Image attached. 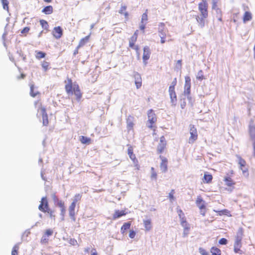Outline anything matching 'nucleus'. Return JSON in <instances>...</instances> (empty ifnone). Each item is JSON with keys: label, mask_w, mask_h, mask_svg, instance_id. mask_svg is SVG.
Masks as SVG:
<instances>
[{"label": "nucleus", "mask_w": 255, "mask_h": 255, "mask_svg": "<svg viewBox=\"0 0 255 255\" xmlns=\"http://www.w3.org/2000/svg\"><path fill=\"white\" fill-rule=\"evenodd\" d=\"M208 4L206 0H203L198 4V9L200 12V15H202L203 17H208Z\"/></svg>", "instance_id": "f257e3e1"}, {"label": "nucleus", "mask_w": 255, "mask_h": 255, "mask_svg": "<svg viewBox=\"0 0 255 255\" xmlns=\"http://www.w3.org/2000/svg\"><path fill=\"white\" fill-rule=\"evenodd\" d=\"M147 116L148 122L149 123V124L147 125V127L150 128H152L153 124H154L157 120L156 115L154 111L150 109L148 111Z\"/></svg>", "instance_id": "f03ea898"}, {"label": "nucleus", "mask_w": 255, "mask_h": 255, "mask_svg": "<svg viewBox=\"0 0 255 255\" xmlns=\"http://www.w3.org/2000/svg\"><path fill=\"white\" fill-rule=\"evenodd\" d=\"M190 137L189 139V143H193L197 139L198 137L197 129L195 126L193 125H190Z\"/></svg>", "instance_id": "7ed1b4c3"}, {"label": "nucleus", "mask_w": 255, "mask_h": 255, "mask_svg": "<svg viewBox=\"0 0 255 255\" xmlns=\"http://www.w3.org/2000/svg\"><path fill=\"white\" fill-rule=\"evenodd\" d=\"M48 209H49V207L47 197L46 196L43 197L38 206V209L41 212L46 213V211Z\"/></svg>", "instance_id": "20e7f679"}, {"label": "nucleus", "mask_w": 255, "mask_h": 255, "mask_svg": "<svg viewBox=\"0 0 255 255\" xmlns=\"http://www.w3.org/2000/svg\"><path fill=\"white\" fill-rule=\"evenodd\" d=\"M169 93L170 95V98L171 103L173 106H175L177 103V97L175 92L174 88L173 86H169Z\"/></svg>", "instance_id": "39448f33"}, {"label": "nucleus", "mask_w": 255, "mask_h": 255, "mask_svg": "<svg viewBox=\"0 0 255 255\" xmlns=\"http://www.w3.org/2000/svg\"><path fill=\"white\" fill-rule=\"evenodd\" d=\"M185 85H184V95H190L191 89V79L189 76H186L185 77Z\"/></svg>", "instance_id": "423d86ee"}, {"label": "nucleus", "mask_w": 255, "mask_h": 255, "mask_svg": "<svg viewBox=\"0 0 255 255\" xmlns=\"http://www.w3.org/2000/svg\"><path fill=\"white\" fill-rule=\"evenodd\" d=\"M150 50L148 46H146L143 48V53L142 56L143 62L145 65L147 64L146 61L150 58Z\"/></svg>", "instance_id": "0eeeda50"}, {"label": "nucleus", "mask_w": 255, "mask_h": 255, "mask_svg": "<svg viewBox=\"0 0 255 255\" xmlns=\"http://www.w3.org/2000/svg\"><path fill=\"white\" fill-rule=\"evenodd\" d=\"M242 239L236 238L234 243V252L236 253L242 254V251L240 248L242 247Z\"/></svg>", "instance_id": "6e6552de"}, {"label": "nucleus", "mask_w": 255, "mask_h": 255, "mask_svg": "<svg viewBox=\"0 0 255 255\" xmlns=\"http://www.w3.org/2000/svg\"><path fill=\"white\" fill-rule=\"evenodd\" d=\"M238 159V163L240 166V168L243 173H245L248 171V169L245 167L246 165V161L243 159L240 155H237Z\"/></svg>", "instance_id": "1a4fd4ad"}, {"label": "nucleus", "mask_w": 255, "mask_h": 255, "mask_svg": "<svg viewBox=\"0 0 255 255\" xmlns=\"http://www.w3.org/2000/svg\"><path fill=\"white\" fill-rule=\"evenodd\" d=\"M161 159V162L160 164V168L162 172L165 173L167 171V159L162 156H160Z\"/></svg>", "instance_id": "9d476101"}, {"label": "nucleus", "mask_w": 255, "mask_h": 255, "mask_svg": "<svg viewBox=\"0 0 255 255\" xmlns=\"http://www.w3.org/2000/svg\"><path fill=\"white\" fill-rule=\"evenodd\" d=\"M73 94L76 96L77 101H79L82 97V93L78 85L74 84Z\"/></svg>", "instance_id": "9b49d317"}, {"label": "nucleus", "mask_w": 255, "mask_h": 255, "mask_svg": "<svg viewBox=\"0 0 255 255\" xmlns=\"http://www.w3.org/2000/svg\"><path fill=\"white\" fill-rule=\"evenodd\" d=\"M63 34V30L60 26L55 27L53 35L56 39H59Z\"/></svg>", "instance_id": "f8f14e48"}, {"label": "nucleus", "mask_w": 255, "mask_h": 255, "mask_svg": "<svg viewBox=\"0 0 255 255\" xmlns=\"http://www.w3.org/2000/svg\"><path fill=\"white\" fill-rule=\"evenodd\" d=\"M167 30L165 28V24L163 22H160L158 25L159 35L161 36H166Z\"/></svg>", "instance_id": "ddd939ff"}, {"label": "nucleus", "mask_w": 255, "mask_h": 255, "mask_svg": "<svg viewBox=\"0 0 255 255\" xmlns=\"http://www.w3.org/2000/svg\"><path fill=\"white\" fill-rule=\"evenodd\" d=\"M196 205L199 207L200 210H205L206 208L205 201L200 197L198 196L196 201Z\"/></svg>", "instance_id": "4468645a"}, {"label": "nucleus", "mask_w": 255, "mask_h": 255, "mask_svg": "<svg viewBox=\"0 0 255 255\" xmlns=\"http://www.w3.org/2000/svg\"><path fill=\"white\" fill-rule=\"evenodd\" d=\"M41 110L42 116L43 125L47 126L48 125V119L46 110L44 108H42Z\"/></svg>", "instance_id": "2eb2a0df"}, {"label": "nucleus", "mask_w": 255, "mask_h": 255, "mask_svg": "<svg viewBox=\"0 0 255 255\" xmlns=\"http://www.w3.org/2000/svg\"><path fill=\"white\" fill-rule=\"evenodd\" d=\"M207 17H203L202 15H197L196 19L198 23L199 26L202 28L205 26V19Z\"/></svg>", "instance_id": "dca6fc26"}, {"label": "nucleus", "mask_w": 255, "mask_h": 255, "mask_svg": "<svg viewBox=\"0 0 255 255\" xmlns=\"http://www.w3.org/2000/svg\"><path fill=\"white\" fill-rule=\"evenodd\" d=\"M51 196L55 205H56V206L59 207H62L63 205H64V202L58 199V198L56 196L55 193L52 194Z\"/></svg>", "instance_id": "f3484780"}, {"label": "nucleus", "mask_w": 255, "mask_h": 255, "mask_svg": "<svg viewBox=\"0 0 255 255\" xmlns=\"http://www.w3.org/2000/svg\"><path fill=\"white\" fill-rule=\"evenodd\" d=\"M68 84L65 86V90L68 95L73 94V86L72 85V80H69Z\"/></svg>", "instance_id": "a211bd4d"}, {"label": "nucleus", "mask_w": 255, "mask_h": 255, "mask_svg": "<svg viewBox=\"0 0 255 255\" xmlns=\"http://www.w3.org/2000/svg\"><path fill=\"white\" fill-rule=\"evenodd\" d=\"M133 118L130 116H128L127 119V129L130 130L132 129L134 124L133 123Z\"/></svg>", "instance_id": "6ab92c4d"}, {"label": "nucleus", "mask_w": 255, "mask_h": 255, "mask_svg": "<svg viewBox=\"0 0 255 255\" xmlns=\"http://www.w3.org/2000/svg\"><path fill=\"white\" fill-rule=\"evenodd\" d=\"M131 226V223L130 222H126L124 224V225L121 227V233L122 234L124 235L126 231L128 229H129Z\"/></svg>", "instance_id": "aec40b11"}, {"label": "nucleus", "mask_w": 255, "mask_h": 255, "mask_svg": "<svg viewBox=\"0 0 255 255\" xmlns=\"http://www.w3.org/2000/svg\"><path fill=\"white\" fill-rule=\"evenodd\" d=\"M53 7L51 5H48L42 10V12L45 14H50L53 12Z\"/></svg>", "instance_id": "412c9836"}, {"label": "nucleus", "mask_w": 255, "mask_h": 255, "mask_svg": "<svg viewBox=\"0 0 255 255\" xmlns=\"http://www.w3.org/2000/svg\"><path fill=\"white\" fill-rule=\"evenodd\" d=\"M79 140L83 144H89L91 141V138L87 136L81 135L79 137Z\"/></svg>", "instance_id": "4be33fe9"}, {"label": "nucleus", "mask_w": 255, "mask_h": 255, "mask_svg": "<svg viewBox=\"0 0 255 255\" xmlns=\"http://www.w3.org/2000/svg\"><path fill=\"white\" fill-rule=\"evenodd\" d=\"M125 215H126V213H125V211L117 210V211H116L115 214L113 215V219H116L117 218H119L121 217L122 216Z\"/></svg>", "instance_id": "5701e85b"}, {"label": "nucleus", "mask_w": 255, "mask_h": 255, "mask_svg": "<svg viewBox=\"0 0 255 255\" xmlns=\"http://www.w3.org/2000/svg\"><path fill=\"white\" fill-rule=\"evenodd\" d=\"M143 224L146 231H149L151 230L152 226L151 224V220L150 219L143 220Z\"/></svg>", "instance_id": "b1692460"}, {"label": "nucleus", "mask_w": 255, "mask_h": 255, "mask_svg": "<svg viewBox=\"0 0 255 255\" xmlns=\"http://www.w3.org/2000/svg\"><path fill=\"white\" fill-rule=\"evenodd\" d=\"M252 18V16L251 13L249 11H246L244 15L243 21L244 22H246V21L251 20Z\"/></svg>", "instance_id": "393cba45"}, {"label": "nucleus", "mask_w": 255, "mask_h": 255, "mask_svg": "<svg viewBox=\"0 0 255 255\" xmlns=\"http://www.w3.org/2000/svg\"><path fill=\"white\" fill-rule=\"evenodd\" d=\"M210 252L211 255H221V250L215 247H212Z\"/></svg>", "instance_id": "a878e982"}, {"label": "nucleus", "mask_w": 255, "mask_h": 255, "mask_svg": "<svg viewBox=\"0 0 255 255\" xmlns=\"http://www.w3.org/2000/svg\"><path fill=\"white\" fill-rule=\"evenodd\" d=\"M214 6V3L212 2V8L215 10L216 12V17H218L219 15H222V11L221 9L219 8L217 6V3H216L215 6Z\"/></svg>", "instance_id": "bb28decb"}, {"label": "nucleus", "mask_w": 255, "mask_h": 255, "mask_svg": "<svg viewBox=\"0 0 255 255\" xmlns=\"http://www.w3.org/2000/svg\"><path fill=\"white\" fill-rule=\"evenodd\" d=\"M166 145V143H160V142L159 143V144L157 146V151L158 153H161L163 151Z\"/></svg>", "instance_id": "cd10ccee"}, {"label": "nucleus", "mask_w": 255, "mask_h": 255, "mask_svg": "<svg viewBox=\"0 0 255 255\" xmlns=\"http://www.w3.org/2000/svg\"><path fill=\"white\" fill-rule=\"evenodd\" d=\"M213 179V177L211 174H205L204 175V182L207 183H210Z\"/></svg>", "instance_id": "c85d7f7f"}, {"label": "nucleus", "mask_w": 255, "mask_h": 255, "mask_svg": "<svg viewBox=\"0 0 255 255\" xmlns=\"http://www.w3.org/2000/svg\"><path fill=\"white\" fill-rule=\"evenodd\" d=\"M30 95L31 97H36V96L37 94H39V92L38 91L34 92V86L33 84H30Z\"/></svg>", "instance_id": "c756f323"}, {"label": "nucleus", "mask_w": 255, "mask_h": 255, "mask_svg": "<svg viewBox=\"0 0 255 255\" xmlns=\"http://www.w3.org/2000/svg\"><path fill=\"white\" fill-rule=\"evenodd\" d=\"M181 225L184 228V229L187 230V231L189 230L190 227L189 224L186 222L185 219L181 220Z\"/></svg>", "instance_id": "7c9ffc66"}, {"label": "nucleus", "mask_w": 255, "mask_h": 255, "mask_svg": "<svg viewBox=\"0 0 255 255\" xmlns=\"http://www.w3.org/2000/svg\"><path fill=\"white\" fill-rule=\"evenodd\" d=\"M225 181L226 182V184L228 186H231L235 184L230 177H225Z\"/></svg>", "instance_id": "2f4dec72"}, {"label": "nucleus", "mask_w": 255, "mask_h": 255, "mask_svg": "<svg viewBox=\"0 0 255 255\" xmlns=\"http://www.w3.org/2000/svg\"><path fill=\"white\" fill-rule=\"evenodd\" d=\"M196 78L200 81H202L203 79H205L203 75V71L202 70L198 71L196 76Z\"/></svg>", "instance_id": "473e14b6"}, {"label": "nucleus", "mask_w": 255, "mask_h": 255, "mask_svg": "<svg viewBox=\"0 0 255 255\" xmlns=\"http://www.w3.org/2000/svg\"><path fill=\"white\" fill-rule=\"evenodd\" d=\"M40 23L43 28L45 29H48L49 25L48 22L46 20L41 19L40 20Z\"/></svg>", "instance_id": "72a5a7b5"}, {"label": "nucleus", "mask_w": 255, "mask_h": 255, "mask_svg": "<svg viewBox=\"0 0 255 255\" xmlns=\"http://www.w3.org/2000/svg\"><path fill=\"white\" fill-rule=\"evenodd\" d=\"M243 229L242 228H240L237 233L236 238H240L243 239Z\"/></svg>", "instance_id": "f704fd0d"}, {"label": "nucleus", "mask_w": 255, "mask_h": 255, "mask_svg": "<svg viewBox=\"0 0 255 255\" xmlns=\"http://www.w3.org/2000/svg\"><path fill=\"white\" fill-rule=\"evenodd\" d=\"M69 216L70 217V218L74 221L75 222L76 221V218H75V210H69Z\"/></svg>", "instance_id": "c9c22d12"}, {"label": "nucleus", "mask_w": 255, "mask_h": 255, "mask_svg": "<svg viewBox=\"0 0 255 255\" xmlns=\"http://www.w3.org/2000/svg\"><path fill=\"white\" fill-rule=\"evenodd\" d=\"M3 8L5 10H8V1L7 0H1Z\"/></svg>", "instance_id": "e433bc0d"}, {"label": "nucleus", "mask_w": 255, "mask_h": 255, "mask_svg": "<svg viewBox=\"0 0 255 255\" xmlns=\"http://www.w3.org/2000/svg\"><path fill=\"white\" fill-rule=\"evenodd\" d=\"M82 198V194H76L73 199L72 202H74L76 204V203L80 201Z\"/></svg>", "instance_id": "4c0bfd02"}, {"label": "nucleus", "mask_w": 255, "mask_h": 255, "mask_svg": "<svg viewBox=\"0 0 255 255\" xmlns=\"http://www.w3.org/2000/svg\"><path fill=\"white\" fill-rule=\"evenodd\" d=\"M46 56V54L43 52H42V51H38L37 52V54L36 55V57L37 58V59H41V58H44Z\"/></svg>", "instance_id": "58836bf2"}, {"label": "nucleus", "mask_w": 255, "mask_h": 255, "mask_svg": "<svg viewBox=\"0 0 255 255\" xmlns=\"http://www.w3.org/2000/svg\"><path fill=\"white\" fill-rule=\"evenodd\" d=\"M134 78L135 82L141 81V76L138 72H135L134 73Z\"/></svg>", "instance_id": "ea45409f"}, {"label": "nucleus", "mask_w": 255, "mask_h": 255, "mask_svg": "<svg viewBox=\"0 0 255 255\" xmlns=\"http://www.w3.org/2000/svg\"><path fill=\"white\" fill-rule=\"evenodd\" d=\"M18 245H15L12 249L11 252V255H17L18 250Z\"/></svg>", "instance_id": "a19ab883"}, {"label": "nucleus", "mask_w": 255, "mask_h": 255, "mask_svg": "<svg viewBox=\"0 0 255 255\" xmlns=\"http://www.w3.org/2000/svg\"><path fill=\"white\" fill-rule=\"evenodd\" d=\"M177 213H178V216L179 217V218L180 219V221L185 219L184 218V214L181 209L178 210Z\"/></svg>", "instance_id": "79ce46f5"}, {"label": "nucleus", "mask_w": 255, "mask_h": 255, "mask_svg": "<svg viewBox=\"0 0 255 255\" xmlns=\"http://www.w3.org/2000/svg\"><path fill=\"white\" fill-rule=\"evenodd\" d=\"M49 65V63L48 62L44 61L42 64V67L45 71H46Z\"/></svg>", "instance_id": "37998d69"}, {"label": "nucleus", "mask_w": 255, "mask_h": 255, "mask_svg": "<svg viewBox=\"0 0 255 255\" xmlns=\"http://www.w3.org/2000/svg\"><path fill=\"white\" fill-rule=\"evenodd\" d=\"M181 67H182V60H178L177 61L176 64L175 66V68L177 70H180L181 69Z\"/></svg>", "instance_id": "c03bdc74"}, {"label": "nucleus", "mask_w": 255, "mask_h": 255, "mask_svg": "<svg viewBox=\"0 0 255 255\" xmlns=\"http://www.w3.org/2000/svg\"><path fill=\"white\" fill-rule=\"evenodd\" d=\"M48 237L46 236L45 235H43L41 239V243L42 244H46L48 242V239L47 238Z\"/></svg>", "instance_id": "a18cd8bd"}, {"label": "nucleus", "mask_w": 255, "mask_h": 255, "mask_svg": "<svg viewBox=\"0 0 255 255\" xmlns=\"http://www.w3.org/2000/svg\"><path fill=\"white\" fill-rule=\"evenodd\" d=\"M46 212L49 214L50 218L55 219V215L53 214V212L50 208L47 209Z\"/></svg>", "instance_id": "49530a36"}, {"label": "nucleus", "mask_w": 255, "mask_h": 255, "mask_svg": "<svg viewBox=\"0 0 255 255\" xmlns=\"http://www.w3.org/2000/svg\"><path fill=\"white\" fill-rule=\"evenodd\" d=\"M219 243L222 245H225L228 243V240L225 238H222L219 240Z\"/></svg>", "instance_id": "de8ad7c7"}, {"label": "nucleus", "mask_w": 255, "mask_h": 255, "mask_svg": "<svg viewBox=\"0 0 255 255\" xmlns=\"http://www.w3.org/2000/svg\"><path fill=\"white\" fill-rule=\"evenodd\" d=\"M137 35H135V33L130 38L129 42L135 43L137 39Z\"/></svg>", "instance_id": "09e8293b"}, {"label": "nucleus", "mask_w": 255, "mask_h": 255, "mask_svg": "<svg viewBox=\"0 0 255 255\" xmlns=\"http://www.w3.org/2000/svg\"><path fill=\"white\" fill-rule=\"evenodd\" d=\"M60 208V215L61 216H64V215L65 214L66 210L65 207L64 206V205H63L62 207H59Z\"/></svg>", "instance_id": "8fccbe9b"}, {"label": "nucleus", "mask_w": 255, "mask_h": 255, "mask_svg": "<svg viewBox=\"0 0 255 255\" xmlns=\"http://www.w3.org/2000/svg\"><path fill=\"white\" fill-rule=\"evenodd\" d=\"M147 20V15L146 13H144L142 15L141 23H143V22L146 21Z\"/></svg>", "instance_id": "3c124183"}, {"label": "nucleus", "mask_w": 255, "mask_h": 255, "mask_svg": "<svg viewBox=\"0 0 255 255\" xmlns=\"http://www.w3.org/2000/svg\"><path fill=\"white\" fill-rule=\"evenodd\" d=\"M53 231L51 229H48V230H46V231H45V234H44V235H45L47 237H49L50 236H51L53 234Z\"/></svg>", "instance_id": "603ef678"}, {"label": "nucleus", "mask_w": 255, "mask_h": 255, "mask_svg": "<svg viewBox=\"0 0 255 255\" xmlns=\"http://www.w3.org/2000/svg\"><path fill=\"white\" fill-rule=\"evenodd\" d=\"M199 253L201 254V255H208V253L205 250L203 249L202 248H200L199 249Z\"/></svg>", "instance_id": "864d4df0"}, {"label": "nucleus", "mask_w": 255, "mask_h": 255, "mask_svg": "<svg viewBox=\"0 0 255 255\" xmlns=\"http://www.w3.org/2000/svg\"><path fill=\"white\" fill-rule=\"evenodd\" d=\"M126 9H127V6L126 5H122V6L121 7L119 11V12L120 14H123V13H124V12L126 11Z\"/></svg>", "instance_id": "5fc2aeb1"}, {"label": "nucleus", "mask_w": 255, "mask_h": 255, "mask_svg": "<svg viewBox=\"0 0 255 255\" xmlns=\"http://www.w3.org/2000/svg\"><path fill=\"white\" fill-rule=\"evenodd\" d=\"M136 233L133 230H130L129 234V237L131 239H133L134 238L135 236Z\"/></svg>", "instance_id": "6e6d98bb"}, {"label": "nucleus", "mask_w": 255, "mask_h": 255, "mask_svg": "<svg viewBox=\"0 0 255 255\" xmlns=\"http://www.w3.org/2000/svg\"><path fill=\"white\" fill-rule=\"evenodd\" d=\"M69 243L72 245L75 246L77 244V242L74 239H70Z\"/></svg>", "instance_id": "4d7b16f0"}, {"label": "nucleus", "mask_w": 255, "mask_h": 255, "mask_svg": "<svg viewBox=\"0 0 255 255\" xmlns=\"http://www.w3.org/2000/svg\"><path fill=\"white\" fill-rule=\"evenodd\" d=\"M130 158L133 161V163H138L137 160L136 159L135 156L134 154H132V156H129Z\"/></svg>", "instance_id": "13d9d810"}, {"label": "nucleus", "mask_w": 255, "mask_h": 255, "mask_svg": "<svg viewBox=\"0 0 255 255\" xmlns=\"http://www.w3.org/2000/svg\"><path fill=\"white\" fill-rule=\"evenodd\" d=\"M128 153L129 156L131 155L132 156V154H134L133 153V149L131 147V146H129L128 149Z\"/></svg>", "instance_id": "bf43d9fd"}, {"label": "nucleus", "mask_w": 255, "mask_h": 255, "mask_svg": "<svg viewBox=\"0 0 255 255\" xmlns=\"http://www.w3.org/2000/svg\"><path fill=\"white\" fill-rule=\"evenodd\" d=\"M76 203L74 202H72L69 207V210H75L76 207Z\"/></svg>", "instance_id": "052dcab7"}, {"label": "nucleus", "mask_w": 255, "mask_h": 255, "mask_svg": "<svg viewBox=\"0 0 255 255\" xmlns=\"http://www.w3.org/2000/svg\"><path fill=\"white\" fill-rule=\"evenodd\" d=\"M250 135L251 139L255 140V131L250 132Z\"/></svg>", "instance_id": "680f3d73"}, {"label": "nucleus", "mask_w": 255, "mask_h": 255, "mask_svg": "<svg viewBox=\"0 0 255 255\" xmlns=\"http://www.w3.org/2000/svg\"><path fill=\"white\" fill-rule=\"evenodd\" d=\"M29 28L28 27H25L21 31L22 33H25L29 31Z\"/></svg>", "instance_id": "e2e57ef3"}, {"label": "nucleus", "mask_w": 255, "mask_h": 255, "mask_svg": "<svg viewBox=\"0 0 255 255\" xmlns=\"http://www.w3.org/2000/svg\"><path fill=\"white\" fill-rule=\"evenodd\" d=\"M255 131V127L254 126H250L249 127V132Z\"/></svg>", "instance_id": "0e129e2a"}, {"label": "nucleus", "mask_w": 255, "mask_h": 255, "mask_svg": "<svg viewBox=\"0 0 255 255\" xmlns=\"http://www.w3.org/2000/svg\"><path fill=\"white\" fill-rule=\"evenodd\" d=\"M159 142L166 144V141L164 136H162L161 137H160Z\"/></svg>", "instance_id": "69168bd1"}, {"label": "nucleus", "mask_w": 255, "mask_h": 255, "mask_svg": "<svg viewBox=\"0 0 255 255\" xmlns=\"http://www.w3.org/2000/svg\"><path fill=\"white\" fill-rule=\"evenodd\" d=\"M141 81L135 82V84L137 89L139 88L141 86Z\"/></svg>", "instance_id": "338daca9"}, {"label": "nucleus", "mask_w": 255, "mask_h": 255, "mask_svg": "<svg viewBox=\"0 0 255 255\" xmlns=\"http://www.w3.org/2000/svg\"><path fill=\"white\" fill-rule=\"evenodd\" d=\"M30 234V232L29 230H26L24 233L23 234V236H25L26 237H28V235Z\"/></svg>", "instance_id": "774afa93"}]
</instances>
